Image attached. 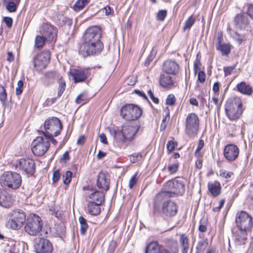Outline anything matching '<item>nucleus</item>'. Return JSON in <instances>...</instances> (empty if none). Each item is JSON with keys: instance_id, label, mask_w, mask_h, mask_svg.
Listing matches in <instances>:
<instances>
[{"instance_id": "45", "label": "nucleus", "mask_w": 253, "mask_h": 253, "mask_svg": "<svg viewBox=\"0 0 253 253\" xmlns=\"http://www.w3.org/2000/svg\"><path fill=\"white\" fill-rule=\"evenodd\" d=\"M59 84L58 97L60 96L63 93L65 87V83L60 79L59 81Z\"/></svg>"}, {"instance_id": "50", "label": "nucleus", "mask_w": 253, "mask_h": 253, "mask_svg": "<svg viewBox=\"0 0 253 253\" xmlns=\"http://www.w3.org/2000/svg\"><path fill=\"white\" fill-rule=\"evenodd\" d=\"M235 67H236V66L234 65V66L227 67L226 68H224V73H225V75L226 76H228V75H229L231 74L232 73L234 70H235Z\"/></svg>"}, {"instance_id": "42", "label": "nucleus", "mask_w": 253, "mask_h": 253, "mask_svg": "<svg viewBox=\"0 0 253 253\" xmlns=\"http://www.w3.org/2000/svg\"><path fill=\"white\" fill-rule=\"evenodd\" d=\"M6 93L4 87L0 84V100L4 103L6 99Z\"/></svg>"}, {"instance_id": "51", "label": "nucleus", "mask_w": 253, "mask_h": 253, "mask_svg": "<svg viewBox=\"0 0 253 253\" xmlns=\"http://www.w3.org/2000/svg\"><path fill=\"white\" fill-rule=\"evenodd\" d=\"M136 174H134L130 179L129 181L128 186L130 189H132L133 186L136 184L137 181Z\"/></svg>"}, {"instance_id": "16", "label": "nucleus", "mask_w": 253, "mask_h": 253, "mask_svg": "<svg viewBox=\"0 0 253 253\" xmlns=\"http://www.w3.org/2000/svg\"><path fill=\"white\" fill-rule=\"evenodd\" d=\"M35 249L37 253H52V246L48 240L40 238L36 242Z\"/></svg>"}, {"instance_id": "7", "label": "nucleus", "mask_w": 253, "mask_h": 253, "mask_svg": "<svg viewBox=\"0 0 253 253\" xmlns=\"http://www.w3.org/2000/svg\"><path fill=\"white\" fill-rule=\"evenodd\" d=\"M142 113V109L133 104L124 105L120 111L122 117L128 121L136 120L141 116Z\"/></svg>"}, {"instance_id": "13", "label": "nucleus", "mask_w": 253, "mask_h": 253, "mask_svg": "<svg viewBox=\"0 0 253 253\" xmlns=\"http://www.w3.org/2000/svg\"><path fill=\"white\" fill-rule=\"evenodd\" d=\"M50 58V54L48 51H43L37 54L32 60L35 70L41 72L45 69L49 62Z\"/></svg>"}, {"instance_id": "58", "label": "nucleus", "mask_w": 253, "mask_h": 253, "mask_svg": "<svg viewBox=\"0 0 253 253\" xmlns=\"http://www.w3.org/2000/svg\"><path fill=\"white\" fill-rule=\"evenodd\" d=\"M14 59V56L12 52L11 51H8L7 52V56L6 57V60L9 62H11L13 61Z\"/></svg>"}, {"instance_id": "24", "label": "nucleus", "mask_w": 253, "mask_h": 253, "mask_svg": "<svg viewBox=\"0 0 253 253\" xmlns=\"http://www.w3.org/2000/svg\"><path fill=\"white\" fill-rule=\"evenodd\" d=\"M160 84L164 87L169 88L174 85V81L169 75L163 74L160 77Z\"/></svg>"}, {"instance_id": "59", "label": "nucleus", "mask_w": 253, "mask_h": 253, "mask_svg": "<svg viewBox=\"0 0 253 253\" xmlns=\"http://www.w3.org/2000/svg\"><path fill=\"white\" fill-rule=\"evenodd\" d=\"M224 204V200H220V202H219V206L217 207H215L213 209V211H215V212H218L220 211V209L222 207V206H223Z\"/></svg>"}, {"instance_id": "53", "label": "nucleus", "mask_w": 253, "mask_h": 253, "mask_svg": "<svg viewBox=\"0 0 253 253\" xmlns=\"http://www.w3.org/2000/svg\"><path fill=\"white\" fill-rule=\"evenodd\" d=\"M175 147V144L174 142L172 141H168L167 144V148L168 149V151H169L170 152L173 151L174 150Z\"/></svg>"}, {"instance_id": "41", "label": "nucleus", "mask_w": 253, "mask_h": 253, "mask_svg": "<svg viewBox=\"0 0 253 253\" xmlns=\"http://www.w3.org/2000/svg\"><path fill=\"white\" fill-rule=\"evenodd\" d=\"M194 23L195 19L192 16H190L186 21L183 29L184 30L189 29Z\"/></svg>"}, {"instance_id": "63", "label": "nucleus", "mask_w": 253, "mask_h": 253, "mask_svg": "<svg viewBox=\"0 0 253 253\" xmlns=\"http://www.w3.org/2000/svg\"><path fill=\"white\" fill-rule=\"evenodd\" d=\"M85 141V137L84 135L80 136L77 140V144L83 145Z\"/></svg>"}, {"instance_id": "15", "label": "nucleus", "mask_w": 253, "mask_h": 253, "mask_svg": "<svg viewBox=\"0 0 253 253\" xmlns=\"http://www.w3.org/2000/svg\"><path fill=\"white\" fill-rule=\"evenodd\" d=\"M14 166L24 174L31 175L35 172V163L30 159H20L15 163Z\"/></svg>"}, {"instance_id": "56", "label": "nucleus", "mask_w": 253, "mask_h": 253, "mask_svg": "<svg viewBox=\"0 0 253 253\" xmlns=\"http://www.w3.org/2000/svg\"><path fill=\"white\" fill-rule=\"evenodd\" d=\"M148 95H149V96L150 97V98L152 99L154 103L156 104L159 103V99L154 96L151 90H149L148 91Z\"/></svg>"}, {"instance_id": "54", "label": "nucleus", "mask_w": 253, "mask_h": 253, "mask_svg": "<svg viewBox=\"0 0 253 253\" xmlns=\"http://www.w3.org/2000/svg\"><path fill=\"white\" fill-rule=\"evenodd\" d=\"M136 82V78L134 76H130L128 77L126 81V84L128 85H133Z\"/></svg>"}, {"instance_id": "64", "label": "nucleus", "mask_w": 253, "mask_h": 253, "mask_svg": "<svg viewBox=\"0 0 253 253\" xmlns=\"http://www.w3.org/2000/svg\"><path fill=\"white\" fill-rule=\"evenodd\" d=\"M212 100L214 103V104L217 106L218 107L220 106V103H219V99L218 98L217 95H215L212 97Z\"/></svg>"}, {"instance_id": "14", "label": "nucleus", "mask_w": 253, "mask_h": 253, "mask_svg": "<svg viewBox=\"0 0 253 253\" xmlns=\"http://www.w3.org/2000/svg\"><path fill=\"white\" fill-rule=\"evenodd\" d=\"M68 75L75 83L85 82L90 76L91 71L88 68H71Z\"/></svg>"}, {"instance_id": "20", "label": "nucleus", "mask_w": 253, "mask_h": 253, "mask_svg": "<svg viewBox=\"0 0 253 253\" xmlns=\"http://www.w3.org/2000/svg\"><path fill=\"white\" fill-rule=\"evenodd\" d=\"M224 155L229 161H233L237 157V148L236 145L228 144L224 150Z\"/></svg>"}, {"instance_id": "22", "label": "nucleus", "mask_w": 253, "mask_h": 253, "mask_svg": "<svg viewBox=\"0 0 253 253\" xmlns=\"http://www.w3.org/2000/svg\"><path fill=\"white\" fill-rule=\"evenodd\" d=\"M13 204L11 196L4 190L0 189V206L4 208H9Z\"/></svg>"}, {"instance_id": "17", "label": "nucleus", "mask_w": 253, "mask_h": 253, "mask_svg": "<svg viewBox=\"0 0 253 253\" xmlns=\"http://www.w3.org/2000/svg\"><path fill=\"white\" fill-rule=\"evenodd\" d=\"M40 33L46 40L51 41L56 35V30L50 24L44 23L41 28Z\"/></svg>"}, {"instance_id": "38", "label": "nucleus", "mask_w": 253, "mask_h": 253, "mask_svg": "<svg viewBox=\"0 0 253 253\" xmlns=\"http://www.w3.org/2000/svg\"><path fill=\"white\" fill-rule=\"evenodd\" d=\"M88 101L87 95L85 93H82L76 99V102L77 104L83 105Z\"/></svg>"}, {"instance_id": "1", "label": "nucleus", "mask_w": 253, "mask_h": 253, "mask_svg": "<svg viewBox=\"0 0 253 253\" xmlns=\"http://www.w3.org/2000/svg\"><path fill=\"white\" fill-rule=\"evenodd\" d=\"M101 35L99 26H91L86 30L83 37L84 42L80 47L84 56L98 54L101 52L103 48L100 41Z\"/></svg>"}, {"instance_id": "34", "label": "nucleus", "mask_w": 253, "mask_h": 253, "mask_svg": "<svg viewBox=\"0 0 253 253\" xmlns=\"http://www.w3.org/2000/svg\"><path fill=\"white\" fill-rule=\"evenodd\" d=\"M90 0H78L74 5L75 11H78L83 9L89 2Z\"/></svg>"}, {"instance_id": "60", "label": "nucleus", "mask_w": 253, "mask_h": 253, "mask_svg": "<svg viewBox=\"0 0 253 253\" xmlns=\"http://www.w3.org/2000/svg\"><path fill=\"white\" fill-rule=\"evenodd\" d=\"M219 84L218 82H216L213 85L212 90L215 93H216L219 91Z\"/></svg>"}, {"instance_id": "61", "label": "nucleus", "mask_w": 253, "mask_h": 253, "mask_svg": "<svg viewBox=\"0 0 253 253\" xmlns=\"http://www.w3.org/2000/svg\"><path fill=\"white\" fill-rule=\"evenodd\" d=\"M134 92L138 95L143 97L144 99L147 100V97L143 92L138 90H135Z\"/></svg>"}, {"instance_id": "10", "label": "nucleus", "mask_w": 253, "mask_h": 253, "mask_svg": "<svg viewBox=\"0 0 253 253\" xmlns=\"http://www.w3.org/2000/svg\"><path fill=\"white\" fill-rule=\"evenodd\" d=\"M50 146V143L47 138L44 136L37 137L32 142L31 150L33 154L38 156L44 154Z\"/></svg>"}, {"instance_id": "57", "label": "nucleus", "mask_w": 253, "mask_h": 253, "mask_svg": "<svg viewBox=\"0 0 253 253\" xmlns=\"http://www.w3.org/2000/svg\"><path fill=\"white\" fill-rule=\"evenodd\" d=\"M3 21L5 23L8 27H11L12 24V19L9 17H5L3 18Z\"/></svg>"}, {"instance_id": "19", "label": "nucleus", "mask_w": 253, "mask_h": 253, "mask_svg": "<svg viewBox=\"0 0 253 253\" xmlns=\"http://www.w3.org/2000/svg\"><path fill=\"white\" fill-rule=\"evenodd\" d=\"M163 70L167 74L175 75L179 71V65L174 61H167L164 63Z\"/></svg>"}, {"instance_id": "2", "label": "nucleus", "mask_w": 253, "mask_h": 253, "mask_svg": "<svg viewBox=\"0 0 253 253\" xmlns=\"http://www.w3.org/2000/svg\"><path fill=\"white\" fill-rule=\"evenodd\" d=\"M164 190L156 195V202H160L165 197H172L175 195H182L185 191L183 182L179 180L168 181L164 185Z\"/></svg>"}, {"instance_id": "11", "label": "nucleus", "mask_w": 253, "mask_h": 253, "mask_svg": "<svg viewBox=\"0 0 253 253\" xmlns=\"http://www.w3.org/2000/svg\"><path fill=\"white\" fill-rule=\"evenodd\" d=\"M139 127V126L136 124L124 125L122 126L121 132L118 131L115 132V137L116 139H119L118 136L121 133L122 135L121 140L123 142L130 141L133 139L136 133L138 131Z\"/></svg>"}, {"instance_id": "46", "label": "nucleus", "mask_w": 253, "mask_h": 253, "mask_svg": "<svg viewBox=\"0 0 253 253\" xmlns=\"http://www.w3.org/2000/svg\"><path fill=\"white\" fill-rule=\"evenodd\" d=\"M167 11L166 10H161L159 11L157 15V20L162 21L164 20L167 16Z\"/></svg>"}, {"instance_id": "26", "label": "nucleus", "mask_w": 253, "mask_h": 253, "mask_svg": "<svg viewBox=\"0 0 253 253\" xmlns=\"http://www.w3.org/2000/svg\"><path fill=\"white\" fill-rule=\"evenodd\" d=\"M99 204H95L93 202H88L87 205L88 212L92 215H97L101 211Z\"/></svg>"}, {"instance_id": "3", "label": "nucleus", "mask_w": 253, "mask_h": 253, "mask_svg": "<svg viewBox=\"0 0 253 253\" xmlns=\"http://www.w3.org/2000/svg\"><path fill=\"white\" fill-rule=\"evenodd\" d=\"M169 197H164L160 202H156V196L153 202V209L155 212L167 217H173L177 212L178 208L173 201L169 200Z\"/></svg>"}, {"instance_id": "9", "label": "nucleus", "mask_w": 253, "mask_h": 253, "mask_svg": "<svg viewBox=\"0 0 253 253\" xmlns=\"http://www.w3.org/2000/svg\"><path fill=\"white\" fill-rule=\"evenodd\" d=\"M42 226L41 218L35 214H31L25 226V231L30 235L36 236L41 231Z\"/></svg>"}, {"instance_id": "32", "label": "nucleus", "mask_w": 253, "mask_h": 253, "mask_svg": "<svg viewBox=\"0 0 253 253\" xmlns=\"http://www.w3.org/2000/svg\"><path fill=\"white\" fill-rule=\"evenodd\" d=\"M180 243L182 248V253H187L189 248L188 239L184 234L180 235Z\"/></svg>"}, {"instance_id": "33", "label": "nucleus", "mask_w": 253, "mask_h": 253, "mask_svg": "<svg viewBox=\"0 0 253 253\" xmlns=\"http://www.w3.org/2000/svg\"><path fill=\"white\" fill-rule=\"evenodd\" d=\"M46 40V39L45 38V37H44L42 35L37 36L35 40V47L39 49L42 48L45 43Z\"/></svg>"}, {"instance_id": "44", "label": "nucleus", "mask_w": 253, "mask_h": 253, "mask_svg": "<svg viewBox=\"0 0 253 253\" xmlns=\"http://www.w3.org/2000/svg\"><path fill=\"white\" fill-rule=\"evenodd\" d=\"M142 156L140 153H134L130 157V160L132 163H135L142 159Z\"/></svg>"}, {"instance_id": "21", "label": "nucleus", "mask_w": 253, "mask_h": 253, "mask_svg": "<svg viewBox=\"0 0 253 253\" xmlns=\"http://www.w3.org/2000/svg\"><path fill=\"white\" fill-rule=\"evenodd\" d=\"M226 113L230 120L235 121L237 119V105L236 103L228 102L226 105Z\"/></svg>"}, {"instance_id": "8", "label": "nucleus", "mask_w": 253, "mask_h": 253, "mask_svg": "<svg viewBox=\"0 0 253 253\" xmlns=\"http://www.w3.org/2000/svg\"><path fill=\"white\" fill-rule=\"evenodd\" d=\"M9 219L7 226L12 230H18L24 224L26 220L25 212L20 210L11 211L8 214Z\"/></svg>"}, {"instance_id": "5", "label": "nucleus", "mask_w": 253, "mask_h": 253, "mask_svg": "<svg viewBox=\"0 0 253 253\" xmlns=\"http://www.w3.org/2000/svg\"><path fill=\"white\" fill-rule=\"evenodd\" d=\"M45 131L43 132L44 136L52 137L57 136L62 128L60 120L52 117L45 120L44 123Z\"/></svg>"}, {"instance_id": "36", "label": "nucleus", "mask_w": 253, "mask_h": 253, "mask_svg": "<svg viewBox=\"0 0 253 253\" xmlns=\"http://www.w3.org/2000/svg\"><path fill=\"white\" fill-rule=\"evenodd\" d=\"M79 221L81 225V233L83 235H84L88 229V225L86 222V220L83 216H80L79 218Z\"/></svg>"}, {"instance_id": "35", "label": "nucleus", "mask_w": 253, "mask_h": 253, "mask_svg": "<svg viewBox=\"0 0 253 253\" xmlns=\"http://www.w3.org/2000/svg\"><path fill=\"white\" fill-rule=\"evenodd\" d=\"M216 47L223 55H228L230 51V45L227 43H221L219 45H216Z\"/></svg>"}, {"instance_id": "12", "label": "nucleus", "mask_w": 253, "mask_h": 253, "mask_svg": "<svg viewBox=\"0 0 253 253\" xmlns=\"http://www.w3.org/2000/svg\"><path fill=\"white\" fill-rule=\"evenodd\" d=\"M199 120L197 115L191 113L188 115L186 119L185 132L188 136H195L198 131Z\"/></svg>"}, {"instance_id": "29", "label": "nucleus", "mask_w": 253, "mask_h": 253, "mask_svg": "<svg viewBox=\"0 0 253 253\" xmlns=\"http://www.w3.org/2000/svg\"><path fill=\"white\" fill-rule=\"evenodd\" d=\"M162 250L156 242H152L147 246L145 253H161Z\"/></svg>"}, {"instance_id": "62", "label": "nucleus", "mask_w": 253, "mask_h": 253, "mask_svg": "<svg viewBox=\"0 0 253 253\" xmlns=\"http://www.w3.org/2000/svg\"><path fill=\"white\" fill-rule=\"evenodd\" d=\"M217 42L216 45H219L222 43V34L221 32H218L217 33Z\"/></svg>"}, {"instance_id": "6", "label": "nucleus", "mask_w": 253, "mask_h": 253, "mask_svg": "<svg viewBox=\"0 0 253 253\" xmlns=\"http://www.w3.org/2000/svg\"><path fill=\"white\" fill-rule=\"evenodd\" d=\"M238 222L240 223V225H238V228L241 234V239L238 238V242H240V244L244 245L247 240L246 230L252 226V218L247 212L242 211L238 215Z\"/></svg>"}, {"instance_id": "49", "label": "nucleus", "mask_w": 253, "mask_h": 253, "mask_svg": "<svg viewBox=\"0 0 253 253\" xmlns=\"http://www.w3.org/2000/svg\"><path fill=\"white\" fill-rule=\"evenodd\" d=\"M23 82L22 81H19L17 83V87L16 88V94L19 95L22 93L23 90Z\"/></svg>"}, {"instance_id": "25", "label": "nucleus", "mask_w": 253, "mask_h": 253, "mask_svg": "<svg viewBox=\"0 0 253 253\" xmlns=\"http://www.w3.org/2000/svg\"><path fill=\"white\" fill-rule=\"evenodd\" d=\"M208 188L209 192L214 197L217 196L220 193V185L217 182H209L208 184Z\"/></svg>"}, {"instance_id": "30", "label": "nucleus", "mask_w": 253, "mask_h": 253, "mask_svg": "<svg viewBox=\"0 0 253 253\" xmlns=\"http://www.w3.org/2000/svg\"><path fill=\"white\" fill-rule=\"evenodd\" d=\"M208 246V239H203L199 241L196 247V253H204Z\"/></svg>"}, {"instance_id": "39", "label": "nucleus", "mask_w": 253, "mask_h": 253, "mask_svg": "<svg viewBox=\"0 0 253 253\" xmlns=\"http://www.w3.org/2000/svg\"><path fill=\"white\" fill-rule=\"evenodd\" d=\"M72 172L70 171H67L63 175V182L65 184L68 185L71 181Z\"/></svg>"}, {"instance_id": "31", "label": "nucleus", "mask_w": 253, "mask_h": 253, "mask_svg": "<svg viewBox=\"0 0 253 253\" xmlns=\"http://www.w3.org/2000/svg\"><path fill=\"white\" fill-rule=\"evenodd\" d=\"M237 18V15H236L234 17V21L233 23L229 25L228 27L227 28V31L228 33L230 35L231 37L233 38H236L237 36V22L236 21V18Z\"/></svg>"}, {"instance_id": "23", "label": "nucleus", "mask_w": 253, "mask_h": 253, "mask_svg": "<svg viewBox=\"0 0 253 253\" xmlns=\"http://www.w3.org/2000/svg\"><path fill=\"white\" fill-rule=\"evenodd\" d=\"M88 202L101 205L104 201V195L102 192L96 190L88 196Z\"/></svg>"}, {"instance_id": "27", "label": "nucleus", "mask_w": 253, "mask_h": 253, "mask_svg": "<svg viewBox=\"0 0 253 253\" xmlns=\"http://www.w3.org/2000/svg\"><path fill=\"white\" fill-rule=\"evenodd\" d=\"M246 14L244 11L242 13L238 14V28L241 29H245L249 24V19Z\"/></svg>"}, {"instance_id": "4", "label": "nucleus", "mask_w": 253, "mask_h": 253, "mask_svg": "<svg viewBox=\"0 0 253 253\" xmlns=\"http://www.w3.org/2000/svg\"><path fill=\"white\" fill-rule=\"evenodd\" d=\"M21 176L17 172L5 171L0 176V184L6 189L16 190L21 186Z\"/></svg>"}, {"instance_id": "18", "label": "nucleus", "mask_w": 253, "mask_h": 253, "mask_svg": "<svg viewBox=\"0 0 253 253\" xmlns=\"http://www.w3.org/2000/svg\"><path fill=\"white\" fill-rule=\"evenodd\" d=\"M110 179L108 173L101 172L98 174L97 185L99 189L107 191L109 188Z\"/></svg>"}, {"instance_id": "40", "label": "nucleus", "mask_w": 253, "mask_h": 253, "mask_svg": "<svg viewBox=\"0 0 253 253\" xmlns=\"http://www.w3.org/2000/svg\"><path fill=\"white\" fill-rule=\"evenodd\" d=\"M19 2H12L6 3V9L10 12H13L16 11Z\"/></svg>"}, {"instance_id": "48", "label": "nucleus", "mask_w": 253, "mask_h": 253, "mask_svg": "<svg viewBox=\"0 0 253 253\" xmlns=\"http://www.w3.org/2000/svg\"><path fill=\"white\" fill-rule=\"evenodd\" d=\"M178 168V164H173L170 165L168 167V170H169V171L171 174H173V173H175L177 171Z\"/></svg>"}, {"instance_id": "37", "label": "nucleus", "mask_w": 253, "mask_h": 253, "mask_svg": "<svg viewBox=\"0 0 253 253\" xmlns=\"http://www.w3.org/2000/svg\"><path fill=\"white\" fill-rule=\"evenodd\" d=\"M243 11L253 19V4H246L243 7Z\"/></svg>"}, {"instance_id": "47", "label": "nucleus", "mask_w": 253, "mask_h": 253, "mask_svg": "<svg viewBox=\"0 0 253 253\" xmlns=\"http://www.w3.org/2000/svg\"><path fill=\"white\" fill-rule=\"evenodd\" d=\"M175 98L173 94H169L168 96L166 103L167 105H173L175 104Z\"/></svg>"}, {"instance_id": "55", "label": "nucleus", "mask_w": 253, "mask_h": 253, "mask_svg": "<svg viewBox=\"0 0 253 253\" xmlns=\"http://www.w3.org/2000/svg\"><path fill=\"white\" fill-rule=\"evenodd\" d=\"M60 177V173L58 170L55 171L52 175V180L53 182H56L58 181Z\"/></svg>"}, {"instance_id": "52", "label": "nucleus", "mask_w": 253, "mask_h": 253, "mask_svg": "<svg viewBox=\"0 0 253 253\" xmlns=\"http://www.w3.org/2000/svg\"><path fill=\"white\" fill-rule=\"evenodd\" d=\"M206 79V74L203 71H199L198 80L201 83H204Z\"/></svg>"}, {"instance_id": "43", "label": "nucleus", "mask_w": 253, "mask_h": 253, "mask_svg": "<svg viewBox=\"0 0 253 253\" xmlns=\"http://www.w3.org/2000/svg\"><path fill=\"white\" fill-rule=\"evenodd\" d=\"M57 234L59 236L63 235L65 233V226L63 223L58 224L56 227Z\"/></svg>"}, {"instance_id": "28", "label": "nucleus", "mask_w": 253, "mask_h": 253, "mask_svg": "<svg viewBox=\"0 0 253 253\" xmlns=\"http://www.w3.org/2000/svg\"><path fill=\"white\" fill-rule=\"evenodd\" d=\"M238 91L242 94L250 95L252 94L253 90L249 84H247L245 82H242L238 84Z\"/></svg>"}]
</instances>
